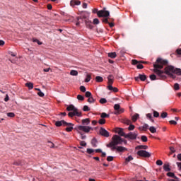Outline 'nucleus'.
Segmentation results:
<instances>
[{
  "mask_svg": "<svg viewBox=\"0 0 181 181\" xmlns=\"http://www.w3.org/2000/svg\"><path fill=\"white\" fill-rule=\"evenodd\" d=\"M168 60L163 59L162 58H158L153 64V71L157 74L158 78L156 77V75L152 74L150 75V79L153 81L154 80H165L166 78V74L164 71H162L161 69H163V66H168Z\"/></svg>",
  "mask_w": 181,
  "mask_h": 181,
  "instance_id": "1",
  "label": "nucleus"
},
{
  "mask_svg": "<svg viewBox=\"0 0 181 181\" xmlns=\"http://www.w3.org/2000/svg\"><path fill=\"white\" fill-rule=\"evenodd\" d=\"M122 144V138L118 135H114L112 138V141L107 144V148H114V146H117V145Z\"/></svg>",
  "mask_w": 181,
  "mask_h": 181,
  "instance_id": "2",
  "label": "nucleus"
},
{
  "mask_svg": "<svg viewBox=\"0 0 181 181\" xmlns=\"http://www.w3.org/2000/svg\"><path fill=\"white\" fill-rule=\"evenodd\" d=\"M165 73L170 76V77H173L174 74H177L178 76H181V69H175V67L172 66H168L165 68Z\"/></svg>",
  "mask_w": 181,
  "mask_h": 181,
  "instance_id": "3",
  "label": "nucleus"
},
{
  "mask_svg": "<svg viewBox=\"0 0 181 181\" xmlns=\"http://www.w3.org/2000/svg\"><path fill=\"white\" fill-rule=\"evenodd\" d=\"M93 13H97L98 18H108L110 16V11L105 10L98 11V8H94L93 10Z\"/></svg>",
  "mask_w": 181,
  "mask_h": 181,
  "instance_id": "4",
  "label": "nucleus"
},
{
  "mask_svg": "<svg viewBox=\"0 0 181 181\" xmlns=\"http://www.w3.org/2000/svg\"><path fill=\"white\" fill-rule=\"evenodd\" d=\"M75 129H76L79 134L80 131H83V132H86V134H88L90 130L93 131L92 127L88 126H77Z\"/></svg>",
  "mask_w": 181,
  "mask_h": 181,
  "instance_id": "5",
  "label": "nucleus"
},
{
  "mask_svg": "<svg viewBox=\"0 0 181 181\" xmlns=\"http://www.w3.org/2000/svg\"><path fill=\"white\" fill-rule=\"evenodd\" d=\"M114 109L115 112L113 114H115V115H119V114H122V112H124V109L121 108L119 104H115L114 105Z\"/></svg>",
  "mask_w": 181,
  "mask_h": 181,
  "instance_id": "6",
  "label": "nucleus"
},
{
  "mask_svg": "<svg viewBox=\"0 0 181 181\" xmlns=\"http://www.w3.org/2000/svg\"><path fill=\"white\" fill-rule=\"evenodd\" d=\"M137 155L139 156H141V158H151V153L145 151V150H140L137 152Z\"/></svg>",
  "mask_w": 181,
  "mask_h": 181,
  "instance_id": "7",
  "label": "nucleus"
},
{
  "mask_svg": "<svg viewBox=\"0 0 181 181\" xmlns=\"http://www.w3.org/2000/svg\"><path fill=\"white\" fill-rule=\"evenodd\" d=\"M55 125L56 127H66V125H74L73 123H69L64 120H61V121H57L55 122Z\"/></svg>",
  "mask_w": 181,
  "mask_h": 181,
  "instance_id": "8",
  "label": "nucleus"
},
{
  "mask_svg": "<svg viewBox=\"0 0 181 181\" xmlns=\"http://www.w3.org/2000/svg\"><path fill=\"white\" fill-rule=\"evenodd\" d=\"M136 136H138V132H129L126 134L125 137L127 139H136Z\"/></svg>",
  "mask_w": 181,
  "mask_h": 181,
  "instance_id": "9",
  "label": "nucleus"
},
{
  "mask_svg": "<svg viewBox=\"0 0 181 181\" xmlns=\"http://www.w3.org/2000/svg\"><path fill=\"white\" fill-rule=\"evenodd\" d=\"M99 132L102 136H105V138H108V136H110V132L103 127L100 128Z\"/></svg>",
  "mask_w": 181,
  "mask_h": 181,
  "instance_id": "10",
  "label": "nucleus"
},
{
  "mask_svg": "<svg viewBox=\"0 0 181 181\" xmlns=\"http://www.w3.org/2000/svg\"><path fill=\"white\" fill-rule=\"evenodd\" d=\"M111 149L112 151L116 149L117 152H125V151H128V148L124 146H113V148H112Z\"/></svg>",
  "mask_w": 181,
  "mask_h": 181,
  "instance_id": "11",
  "label": "nucleus"
},
{
  "mask_svg": "<svg viewBox=\"0 0 181 181\" xmlns=\"http://www.w3.org/2000/svg\"><path fill=\"white\" fill-rule=\"evenodd\" d=\"M115 132L117 133V134H118L120 136H124V138H125V136H126V134H125V132H124V129H122V128H116V129H115Z\"/></svg>",
  "mask_w": 181,
  "mask_h": 181,
  "instance_id": "12",
  "label": "nucleus"
},
{
  "mask_svg": "<svg viewBox=\"0 0 181 181\" xmlns=\"http://www.w3.org/2000/svg\"><path fill=\"white\" fill-rule=\"evenodd\" d=\"M86 26L88 29H93V23L90 20H85Z\"/></svg>",
  "mask_w": 181,
  "mask_h": 181,
  "instance_id": "13",
  "label": "nucleus"
},
{
  "mask_svg": "<svg viewBox=\"0 0 181 181\" xmlns=\"http://www.w3.org/2000/svg\"><path fill=\"white\" fill-rule=\"evenodd\" d=\"M81 4V1L78 0H71L70 2L71 6H76V5H80Z\"/></svg>",
  "mask_w": 181,
  "mask_h": 181,
  "instance_id": "14",
  "label": "nucleus"
},
{
  "mask_svg": "<svg viewBox=\"0 0 181 181\" xmlns=\"http://www.w3.org/2000/svg\"><path fill=\"white\" fill-rule=\"evenodd\" d=\"M138 63H142L143 64H146V62H145V61L138 62V60H136V59L132 60V64H133L134 66L138 64Z\"/></svg>",
  "mask_w": 181,
  "mask_h": 181,
  "instance_id": "15",
  "label": "nucleus"
},
{
  "mask_svg": "<svg viewBox=\"0 0 181 181\" xmlns=\"http://www.w3.org/2000/svg\"><path fill=\"white\" fill-rule=\"evenodd\" d=\"M108 90H110V91H113V93H118V88L113 87L112 86H107Z\"/></svg>",
  "mask_w": 181,
  "mask_h": 181,
  "instance_id": "16",
  "label": "nucleus"
},
{
  "mask_svg": "<svg viewBox=\"0 0 181 181\" xmlns=\"http://www.w3.org/2000/svg\"><path fill=\"white\" fill-rule=\"evenodd\" d=\"M108 79V86H112L114 81L112 80V75H109L107 76Z\"/></svg>",
  "mask_w": 181,
  "mask_h": 181,
  "instance_id": "17",
  "label": "nucleus"
},
{
  "mask_svg": "<svg viewBox=\"0 0 181 181\" xmlns=\"http://www.w3.org/2000/svg\"><path fill=\"white\" fill-rule=\"evenodd\" d=\"M169 163H165L163 165V169L165 172H170V168Z\"/></svg>",
  "mask_w": 181,
  "mask_h": 181,
  "instance_id": "18",
  "label": "nucleus"
},
{
  "mask_svg": "<svg viewBox=\"0 0 181 181\" xmlns=\"http://www.w3.org/2000/svg\"><path fill=\"white\" fill-rule=\"evenodd\" d=\"M167 176H169L170 177H173V179H175V180H179V178H177V177H176V175H175V173H168Z\"/></svg>",
  "mask_w": 181,
  "mask_h": 181,
  "instance_id": "19",
  "label": "nucleus"
},
{
  "mask_svg": "<svg viewBox=\"0 0 181 181\" xmlns=\"http://www.w3.org/2000/svg\"><path fill=\"white\" fill-rule=\"evenodd\" d=\"M65 127H69L65 129V131H66V132H71V131H73L74 129L73 127H74V125H65Z\"/></svg>",
  "mask_w": 181,
  "mask_h": 181,
  "instance_id": "20",
  "label": "nucleus"
},
{
  "mask_svg": "<svg viewBox=\"0 0 181 181\" xmlns=\"http://www.w3.org/2000/svg\"><path fill=\"white\" fill-rule=\"evenodd\" d=\"M97 139L93 138L91 141V145L93 148H97Z\"/></svg>",
  "mask_w": 181,
  "mask_h": 181,
  "instance_id": "21",
  "label": "nucleus"
},
{
  "mask_svg": "<svg viewBox=\"0 0 181 181\" xmlns=\"http://www.w3.org/2000/svg\"><path fill=\"white\" fill-rule=\"evenodd\" d=\"M139 118V114L136 113L134 115H133L132 117V119L133 121V122H136V120Z\"/></svg>",
  "mask_w": 181,
  "mask_h": 181,
  "instance_id": "22",
  "label": "nucleus"
},
{
  "mask_svg": "<svg viewBox=\"0 0 181 181\" xmlns=\"http://www.w3.org/2000/svg\"><path fill=\"white\" fill-rule=\"evenodd\" d=\"M76 109V107H74V105H70L66 107L67 111H74Z\"/></svg>",
  "mask_w": 181,
  "mask_h": 181,
  "instance_id": "23",
  "label": "nucleus"
},
{
  "mask_svg": "<svg viewBox=\"0 0 181 181\" xmlns=\"http://www.w3.org/2000/svg\"><path fill=\"white\" fill-rule=\"evenodd\" d=\"M83 125H89L90 124V119H82Z\"/></svg>",
  "mask_w": 181,
  "mask_h": 181,
  "instance_id": "24",
  "label": "nucleus"
},
{
  "mask_svg": "<svg viewBox=\"0 0 181 181\" xmlns=\"http://www.w3.org/2000/svg\"><path fill=\"white\" fill-rule=\"evenodd\" d=\"M108 57H110V59H115V57H117V53L116 52H110V53H108Z\"/></svg>",
  "mask_w": 181,
  "mask_h": 181,
  "instance_id": "25",
  "label": "nucleus"
},
{
  "mask_svg": "<svg viewBox=\"0 0 181 181\" xmlns=\"http://www.w3.org/2000/svg\"><path fill=\"white\" fill-rule=\"evenodd\" d=\"M149 129V125L147 124H144L142 127H139V129H142V131H146V129Z\"/></svg>",
  "mask_w": 181,
  "mask_h": 181,
  "instance_id": "26",
  "label": "nucleus"
},
{
  "mask_svg": "<svg viewBox=\"0 0 181 181\" xmlns=\"http://www.w3.org/2000/svg\"><path fill=\"white\" fill-rule=\"evenodd\" d=\"M25 87H28L29 88V90H32L33 88V83H32V82L26 83Z\"/></svg>",
  "mask_w": 181,
  "mask_h": 181,
  "instance_id": "27",
  "label": "nucleus"
},
{
  "mask_svg": "<svg viewBox=\"0 0 181 181\" xmlns=\"http://www.w3.org/2000/svg\"><path fill=\"white\" fill-rule=\"evenodd\" d=\"M88 103H89V104H94L95 103V99H94L93 96H90V98H88Z\"/></svg>",
  "mask_w": 181,
  "mask_h": 181,
  "instance_id": "28",
  "label": "nucleus"
},
{
  "mask_svg": "<svg viewBox=\"0 0 181 181\" xmlns=\"http://www.w3.org/2000/svg\"><path fill=\"white\" fill-rule=\"evenodd\" d=\"M75 117H81V112H78V110L76 108L75 110H74Z\"/></svg>",
  "mask_w": 181,
  "mask_h": 181,
  "instance_id": "29",
  "label": "nucleus"
},
{
  "mask_svg": "<svg viewBox=\"0 0 181 181\" xmlns=\"http://www.w3.org/2000/svg\"><path fill=\"white\" fill-rule=\"evenodd\" d=\"M141 81H145L146 80V76L145 74H139Z\"/></svg>",
  "mask_w": 181,
  "mask_h": 181,
  "instance_id": "30",
  "label": "nucleus"
},
{
  "mask_svg": "<svg viewBox=\"0 0 181 181\" xmlns=\"http://www.w3.org/2000/svg\"><path fill=\"white\" fill-rule=\"evenodd\" d=\"M101 118L104 119V118H110V115L103 112L100 115Z\"/></svg>",
  "mask_w": 181,
  "mask_h": 181,
  "instance_id": "31",
  "label": "nucleus"
},
{
  "mask_svg": "<svg viewBox=\"0 0 181 181\" xmlns=\"http://www.w3.org/2000/svg\"><path fill=\"white\" fill-rule=\"evenodd\" d=\"M70 74L71 76H78V72L76 70H71Z\"/></svg>",
  "mask_w": 181,
  "mask_h": 181,
  "instance_id": "32",
  "label": "nucleus"
},
{
  "mask_svg": "<svg viewBox=\"0 0 181 181\" xmlns=\"http://www.w3.org/2000/svg\"><path fill=\"white\" fill-rule=\"evenodd\" d=\"M149 131L151 134H155L156 132V128L155 127H150Z\"/></svg>",
  "mask_w": 181,
  "mask_h": 181,
  "instance_id": "33",
  "label": "nucleus"
},
{
  "mask_svg": "<svg viewBox=\"0 0 181 181\" xmlns=\"http://www.w3.org/2000/svg\"><path fill=\"white\" fill-rule=\"evenodd\" d=\"M85 95L87 98H90V97H93V94H91V92L86 91L85 93Z\"/></svg>",
  "mask_w": 181,
  "mask_h": 181,
  "instance_id": "34",
  "label": "nucleus"
},
{
  "mask_svg": "<svg viewBox=\"0 0 181 181\" xmlns=\"http://www.w3.org/2000/svg\"><path fill=\"white\" fill-rule=\"evenodd\" d=\"M80 19H81L82 21H86V20H88V18H87V17L86 16L77 17V21H80Z\"/></svg>",
  "mask_w": 181,
  "mask_h": 181,
  "instance_id": "35",
  "label": "nucleus"
},
{
  "mask_svg": "<svg viewBox=\"0 0 181 181\" xmlns=\"http://www.w3.org/2000/svg\"><path fill=\"white\" fill-rule=\"evenodd\" d=\"M136 149H148V146H144V145L138 146L136 147Z\"/></svg>",
  "mask_w": 181,
  "mask_h": 181,
  "instance_id": "36",
  "label": "nucleus"
},
{
  "mask_svg": "<svg viewBox=\"0 0 181 181\" xmlns=\"http://www.w3.org/2000/svg\"><path fill=\"white\" fill-rule=\"evenodd\" d=\"M95 80L97 83H102V81H103V78L101 76H96Z\"/></svg>",
  "mask_w": 181,
  "mask_h": 181,
  "instance_id": "37",
  "label": "nucleus"
},
{
  "mask_svg": "<svg viewBox=\"0 0 181 181\" xmlns=\"http://www.w3.org/2000/svg\"><path fill=\"white\" fill-rule=\"evenodd\" d=\"M91 80V74H87L86 78L85 79L86 83H88Z\"/></svg>",
  "mask_w": 181,
  "mask_h": 181,
  "instance_id": "38",
  "label": "nucleus"
},
{
  "mask_svg": "<svg viewBox=\"0 0 181 181\" xmlns=\"http://www.w3.org/2000/svg\"><path fill=\"white\" fill-rule=\"evenodd\" d=\"M33 42H34L35 43H37V45H39L40 46L42 45V42L39 41V40L36 38H33Z\"/></svg>",
  "mask_w": 181,
  "mask_h": 181,
  "instance_id": "39",
  "label": "nucleus"
},
{
  "mask_svg": "<svg viewBox=\"0 0 181 181\" xmlns=\"http://www.w3.org/2000/svg\"><path fill=\"white\" fill-rule=\"evenodd\" d=\"M141 139L143 142H148V137L146 136H141Z\"/></svg>",
  "mask_w": 181,
  "mask_h": 181,
  "instance_id": "40",
  "label": "nucleus"
},
{
  "mask_svg": "<svg viewBox=\"0 0 181 181\" xmlns=\"http://www.w3.org/2000/svg\"><path fill=\"white\" fill-rule=\"evenodd\" d=\"M126 162H131V160H134V158L132 156H129L126 159Z\"/></svg>",
  "mask_w": 181,
  "mask_h": 181,
  "instance_id": "41",
  "label": "nucleus"
},
{
  "mask_svg": "<svg viewBox=\"0 0 181 181\" xmlns=\"http://www.w3.org/2000/svg\"><path fill=\"white\" fill-rule=\"evenodd\" d=\"M136 68H137L139 70H142V69H144V65H142L141 63H138V64H137V66H136Z\"/></svg>",
  "mask_w": 181,
  "mask_h": 181,
  "instance_id": "42",
  "label": "nucleus"
},
{
  "mask_svg": "<svg viewBox=\"0 0 181 181\" xmlns=\"http://www.w3.org/2000/svg\"><path fill=\"white\" fill-rule=\"evenodd\" d=\"M13 165H16V166H21V165H22V161H21V160L15 161V162L13 163Z\"/></svg>",
  "mask_w": 181,
  "mask_h": 181,
  "instance_id": "43",
  "label": "nucleus"
},
{
  "mask_svg": "<svg viewBox=\"0 0 181 181\" xmlns=\"http://www.w3.org/2000/svg\"><path fill=\"white\" fill-rule=\"evenodd\" d=\"M86 152H87V153H88L89 155H91V153H94V149H93V148H87Z\"/></svg>",
  "mask_w": 181,
  "mask_h": 181,
  "instance_id": "44",
  "label": "nucleus"
},
{
  "mask_svg": "<svg viewBox=\"0 0 181 181\" xmlns=\"http://www.w3.org/2000/svg\"><path fill=\"white\" fill-rule=\"evenodd\" d=\"M161 118H166L168 117V112H163L160 115Z\"/></svg>",
  "mask_w": 181,
  "mask_h": 181,
  "instance_id": "45",
  "label": "nucleus"
},
{
  "mask_svg": "<svg viewBox=\"0 0 181 181\" xmlns=\"http://www.w3.org/2000/svg\"><path fill=\"white\" fill-rule=\"evenodd\" d=\"M77 98H78V100H79V101H84V96H83L81 95H78Z\"/></svg>",
  "mask_w": 181,
  "mask_h": 181,
  "instance_id": "46",
  "label": "nucleus"
},
{
  "mask_svg": "<svg viewBox=\"0 0 181 181\" xmlns=\"http://www.w3.org/2000/svg\"><path fill=\"white\" fill-rule=\"evenodd\" d=\"M135 129V126L134 124H130L128 127L129 131H134Z\"/></svg>",
  "mask_w": 181,
  "mask_h": 181,
  "instance_id": "47",
  "label": "nucleus"
},
{
  "mask_svg": "<svg viewBox=\"0 0 181 181\" xmlns=\"http://www.w3.org/2000/svg\"><path fill=\"white\" fill-rule=\"evenodd\" d=\"M7 117H9L10 118H13L15 117V113L8 112V113H7Z\"/></svg>",
  "mask_w": 181,
  "mask_h": 181,
  "instance_id": "48",
  "label": "nucleus"
},
{
  "mask_svg": "<svg viewBox=\"0 0 181 181\" xmlns=\"http://www.w3.org/2000/svg\"><path fill=\"white\" fill-rule=\"evenodd\" d=\"M156 165H158V166H162L163 165V162L161 160H158L156 161Z\"/></svg>",
  "mask_w": 181,
  "mask_h": 181,
  "instance_id": "49",
  "label": "nucleus"
},
{
  "mask_svg": "<svg viewBox=\"0 0 181 181\" xmlns=\"http://www.w3.org/2000/svg\"><path fill=\"white\" fill-rule=\"evenodd\" d=\"M99 124H100V125H104V124H105V119H100L98 121Z\"/></svg>",
  "mask_w": 181,
  "mask_h": 181,
  "instance_id": "50",
  "label": "nucleus"
},
{
  "mask_svg": "<svg viewBox=\"0 0 181 181\" xmlns=\"http://www.w3.org/2000/svg\"><path fill=\"white\" fill-rule=\"evenodd\" d=\"M68 116L70 117V118H73V117H75L74 111L73 112H69L68 113Z\"/></svg>",
  "mask_w": 181,
  "mask_h": 181,
  "instance_id": "51",
  "label": "nucleus"
},
{
  "mask_svg": "<svg viewBox=\"0 0 181 181\" xmlns=\"http://www.w3.org/2000/svg\"><path fill=\"white\" fill-rule=\"evenodd\" d=\"M80 90H81L82 93H86V86H80Z\"/></svg>",
  "mask_w": 181,
  "mask_h": 181,
  "instance_id": "52",
  "label": "nucleus"
},
{
  "mask_svg": "<svg viewBox=\"0 0 181 181\" xmlns=\"http://www.w3.org/2000/svg\"><path fill=\"white\" fill-rule=\"evenodd\" d=\"M153 117H154L155 118H158V117H159V112L154 110V111H153Z\"/></svg>",
  "mask_w": 181,
  "mask_h": 181,
  "instance_id": "53",
  "label": "nucleus"
},
{
  "mask_svg": "<svg viewBox=\"0 0 181 181\" xmlns=\"http://www.w3.org/2000/svg\"><path fill=\"white\" fill-rule=\"evenodd\" d=\"M107 162H112L114 160V157L112 156H107Z\"/></svg>",
  "mask_w": 181,
  "mask_h": 181,
  "instance_id": "54",
  "label": "nucleus"
},
{
  "mask_svg": "<svg viewBox=\"0 0 181 181\" xmlns=\"http://www.w3.org/2000/svg\"><path fill=\"white\" fill-rule=\"evenodd\" d=\"M100 104H106V103H107V99H105V98H101V99L100 100Z\"/></svg>",
  "mask_w": 181,
  "mask_h": 181,
  "instance_id": "55",
  "label": "nucleus"
},
{
  "mask_svg": "<svg viewBox=\"0 0 181 181\" xmlns=\"http://www.w3.org/2000/svg\"><path fill=\"white\" fill-rule=\"evenodd\" d=\"M98 23H100V20H98V18H95L93 20V25H98Z\"/></svg>",
  "mask_w": 181,
  "mask_h": 181,
  "instance_id": "56",
  "label": "nucleus"
},
{
  "mask_svg": "<svg viewBox=\"0 0 181 181\" xmlns=\"http://www.w3.org/2000/svg\"><path fill=\"white\" fill-rule=\"evenodd\" d=\"M83 110L85 112H88L90 111V107H88L87 105H84Z\"/></svg>",
  "mask_w": 181,
  "mask_h": 181,
  "instance_id": "57",
  "label": "nucleus"
},
{
  "mask_svg": "<svg viewBox=\"0 0 181 181\" xmlns=\"http://www.w3.org/2000/svg\"><path fill=\"white\" fill-rule=\"evenodd\" d=\"M179 88H180L179 83H175V85H174V90L177 91V90H179Z\"/></svg>",
  "mask_w": 181,
  "mask_h": 181,
  "instance_id": "58",
  "label": "nucleus"
},
{
  "mask_svg": "<svg viewBox=\"0 0 181 181\" xmlns=\"http://www.w3.org/2000/svg\"><path fill=\"white\" fill-rule=\"evenodd\" d=\"M37 95H39V97H45V93H43V92H42V90H40L37 93Z\"/></svg>",
  "mask_w": 181,
  "mask_h": 181,
  "instance_id": "59",
  "label": "nucleus"
},
{
  "mask_svg": "<svg viewBox=\"0 0 181 181\" xmlns=\"http://www.w3.org/2000/svg\"><path fill=\"white\" fill-rule=\"evenodd\" d=\"M169 122L171 125H177V122L175 120H170Z\"/></svg>",
  "mask_w": 181,
  "mask_h": 181,
  "instance_id": "60",
  "label": "nucleus"
},
{
  "mask_svg": "<svg viewBox=\"0 0 181 181\" xmlns=\"http://www.w3.org/2000/svg\"><path fill=\"white\" fill-rule=\"evenodd\" d=\"M170 151H171V153H175V152H176V150L175 149V147H173V146L170 147Z\"/></svg>",
  "mask_w": 181,
  "mask_h": 181,
  "instance_id": "61",
  "label": "nucleus"
},
{
  "mask_svg": "<svg viewBox=\"0 0 181 181\" xmlns=\"http://www.w3.org/2000/svg\"><path fill=\"white\" fill-rule=\"evenodd\" d=\"M175 52L177 53V54H179V56H181V48L177 49Z\"/></svg>",
  "mask_w": 181,
  "mask_h": 181,
  "instance_id": "62",
  "label": "nucleus"
},
{
  "mask_svg": "<svg viewBox=\"0 0 181 181\" xmlns=\"http://www.w3.org/2000/svg\"><path fill=\"white\" fill-rule=\"evenodd\" d=\"M80 145H81V146H86L87 143H86V141H82L80 142Z\"/></svg>",
  "mask_w": 181,
  "mask_h": 181,
  "instance_id": "63",
  "label": "nucleus"
},
{
  "mask_svg": "<svg viewBox=\"0 0 181 181\" xmlns=\"http://www.w3.org/2000/svg\"><path fill=\"white\" fill-rule=\"evenodd\" d=\"M146 118H148L149 120L151 119V118H152V114L148 113V114H146Z\"/></svg>",
  "mask_w": 181,
  "mask_h": 181,
  "instance_id": "64",
  "label": "nucleus"
}]
</instances>
